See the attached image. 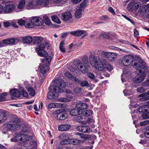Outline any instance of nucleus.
Wrapping results in <instances>:
<instances>
[{
  "mask_svg": "<svg viewBox=\"0 0 149 149\" xmlns=\"http://www.w3.org/2000/svg\"><path fill=\"white\" fill-rule=\"evenodd\" d=\"M53 84L49 87V92L47 94V98L49 99L56 98L58 96L59 92H63V89L60 88H64L66 86L65 83L63 80L55 79L53 81Z\"/></svg>",
  "mask_w": 149,
  "mask_h": 149,
  "instance_id": "1",
  "label": "nucleus"
},
{
  "mask_svg": "<svg viewBox=\"0 0 149 149\" xmlns=\"http://www.w3.org/2000/svg\"><path fill=\"white\" fill-rule=\"evenodd\" d=\"M122 63L125 66H128L132 64V66L136 70L139 69V72L141 69L146 67V63L142 60L139 56H124L122 60Z\"/></svg>",
  "mask_w": 149,
  "mask_h": 149,
  "instance_id": "2",
  "label": "nucleus"
},
{
  "mask_svg": "<svg viewBox=\"0 0 149 149\" xmlns=\"http://www.w3.org/2000/svg\"><path fill=\"white\" fill-rule=\"evenodd\" d=\"M89 60L91 65L100 71L105 70L106 59L105 58L100 59L99 56H89Z\"/></svg>",
  "mask_w": 149,
  "mask_h": 149,
  "instance_id": "3",
  "label": "nucleus"
},
{
  "mask_svg": "<svg viewBox=\"0 0 149 149\" xmlns=\"http://www.w3.org/2000/svg\"><path fill=\"white\" fill-rule=\"evenodd\" d=\"M20 120L16 116L11 118L9 121L4 125L7 130L11 132H15L21 127Z\"/></svg>",
  "mask_w": 149,
  "mask_h": 149,
  "instance_id": "4",
  "label": "nucleus"
},
{
  "mask_svg": "<svg viewBox=\"0 0 149 149\" xmlns=\"http://www.w3.org/2000/svg\"><path fill=\"white\" fill-rule=\"evenodd\" d=\"M52 59L51 56H45L42 61L43 64L40 66V72L44 76L45 74L49 70V65Z\"/></svg>",
  "mask_w": 149,
  "mask_h": 149,
  "instance_id": "5",
  "label": "nucleus"
},
{
  "mask_svg": "<svg viewBox=\"0 0 149 149\" xmlns=\"http://www.w3.org/2000/svg\"><path fill=\"white\" fill-rule=\"evenodd\" d=\"M89 54H88L89 56H116V54L114 53L106 52L102 50L92 51L89 52Z\"/></svg>",
  "mask_w": 149,
  "mask_h": 149,
  "instance_id": "6",
  "label": "nucleus"
},
{
  "mask_svg": "<svg viewBox=\"0 0 149 149\" xmlns=\"http://www.w3.org/2000/svg\"><path fill=\"white\" fill-rule=\"evenodd\" d=\"M147 65L146 64V67L144 68L141 69V71L139 72V69L136 70V72L138 74L135 77L134 82L136 84H139L144 79L145 75L144 73L142 72L143 70L147 69Z\"/></svg>",
  "mask_w": 149,
  "mask_h": 149,
  "instance_id": "7",
  "label": "nucleus"
},
{
  "mask_svg": "<svg viewBox=\"0 0 149 149\" xmlns=\"http://www.w3.org/2000/svg\"><path fill=\"white\" fill-rule=\"evenodd\" d=\"M66 1V0H45V7L50 6L55 4L57 6H62Z\"/></svg>",
  "mask_w": 149,
  "mask_h": 149,
  "instance_id": "8",
  "label": "nucleus"
},
{
  "mask_svg": "<svg viewBox=\"0 0 149 149\" xmlns=\"http://www.w3.org/2000/svg\"><path fill=\"white\" fill-rule=\"evenodd\" d=\"M44 49L42 43L37 45L35 48L36 51L39 56H48L47 52Z\"/></svg>",
  "mask_w": 149,
  "mask_h": 149,
  "instance_id": "9",
  "label": "nucleus"
},
{
  "mask_svg": "<svg viewBox=\"0 0 149 149\" xmlns=\"http://www.w3.org/2000/svg\"><path fill=\"white\" fill-rule=\"evenodd\" d=\"M15 8L16 6L15 4H7L4 8V12L6 13H11L15 11Z\"/></svg>",
  "mask_w": 149,
  "mask_h": 149,
  "instance_id": "10",
  "label": "nucleus"
},
{
  "mask_svg": "<svg viewBox=\"0 0 149 149\" xmlns=\"http://www.w3.org/2000/svg\"><path fill=\"white\" fill-rule=\"evenodd\" d=\"M76 64L79 70L82 73H85L88 72V68L85 66L84 64L81 63V61L79 60L77 61Z\"/></svg>",
  "mask_w": 149,
  "mask_h": 149,
  "instance_id": "11",
  "label": "nucleus"
},
{
  "mask_svg": "<svg viewBox=\"0 0 149 149\" xmlns=\"http://www.w3.org/2000/svg\"><path fill=\"white\" fill-rule=\"evenodd\" d=\"M8 118V115L7 111L0 109V124L5 122Z\"/></svg>",
  "mask_w": 149,
  "mask_h": 149,
  "instance_id": "12",
  "label": "nucleus"
},
{
  "mask_svg": "<svg viewBox=\"0 0 149 149\" xmlns=\"http://www.w3.org/2000/svg\"><path fill=\"white\" fill-rule=\"evenodd\" d=\"M31 22L33 25L37 26H42L43 23L42 19L37 17L33 18L31 20Z\"/></svg>",
  "mask_w": 149,
  "mask_h": 149,
  "instance_id": "13",
  "label": "nucleus"
},
{
  "mask_svg": "<svg viewBox=\"0 0 149 149\" xmlns=\"http://www.w3.org/2000/svg\"><path fill=\"white\" fill-rule=\"evenodd\" d=\"M26 8L28 10H31L37 8L36 5L35 0H29L26 6Z\"/></svg>",
  "mask_w": 149,
  "mask_h": 149,
  "instance_id": "14",
  "label": "nucleus"
},
{
  "mask_svg": "<svg viewBox=\"0 0 149 149\" xmlns=\"http://www.w3.org/2000/svg\"><path fill=\"white\" fill-rule=\"evenodd\" d=\"M61 15V19L65 21L70 20L72 18V15L71 13L69 12H65L63 13Z\"/></svg>",
  "mask_w": 149,
  "mask_h": 149,
  "instance_id": "15",
  "label": "nucleus"
},
{
  "mask_svg": "<svg viewBox=\"0 0 149 149\" xmlns=\"http://www.w3.org/2000/svg\"><path fill=\"white\" fill-rule=\"evenodd\" d=\"M24 134L21 133H17L15 136L11 139L12 142H19L23 140V135Z\"/></svg>",
  "mask_w": 149,
  "mask_h": 149,
  "instance_id": "16",
  "label": "nucleus"
},
{
  "mask_svg": "<svg viewBox=\"0 0 149 149\" xmlns=\"http://www.w3.org/2000/svg\"><path fill=\"white\" fill-rule=\"evenodd\" d=\"M10 93L11 96L13 97L12 98L15 99V98L19 97L20 96L19 92L17 89H11L10 91Z\"/></svg>",
  "mask_w": 149,
  "mask_h": 149,
  "instance_id": "17",
  "label": "nucleus"
},
{
  "mask_svg": "<svg viewBox=\"0 0 149 149\" xmlns=\"http://www.w3.org/2000/svg\"><path fill=\"white\" fill-rule=\"evenodd\" d=\"M77 129L80 132H90V129L87 126L85 125L80 126L77 127Z\"/></svg>",
  "mask_w": 149,
  "mask_h": 149,
  "instance_id": "18",
  "label": "nucleus"
},
{
  "mask_svg": "<svg viewBox=\"0 0 149 149\" xmlns=\"http://www.w3.org/2000/svg\"><path fill=\"white\" fill-rule=\"evenodd\" d=\"M21 39L23 42L25 44H30L33 40L32 38L30 36L21 37Z\"/></svg>",
  "mask_w": 149,
  "mask_h": 149,
  "instance_id": "19",
  "label": "nucleus"
},
{
  "mask_svg": "<svg viewBox=\"0 0 149 149\" xmlns=\"http://www.w3.org/2000/svg\"><path fill=\"white\" fill-rule=\"evenodd\" d=\"M70 127V125L68 124H64L59 125L58 127V129L61 131H65L69 130Z\"/></svg>",
  "mask_w": 149,
  "mask_h": 149,
  "instance_id": "20",
  "label": "nucleus"
},
{
  "mask_svg": "<svg viewBox=\"0 0 149 149\" xmlns=\"http://www.w3.org/2000/svg\"><path fill=\"white\" fill-rule=\"evenodd\" d=\"M88 2V0H84L79 5H78L77 6V8L80 9L81 10L84 11L86 7L87 6Z\"/></svg>",
  "mask_w": 149,
  "mask_h": 149,
  "instance_id": "21",
  "label": "nucleus"
},
{
  "mask_svg": "<svg viewBox=\"0 0 149 149\" xmlns=\"http://www.w3.org/2000/svg\"><path fill=\"white\" fill-rule=\"evenodd\" d=\"M139 11L141 13H147L149 12V3L146 6H142L139 9Z\"/></svg>",
  "mask_w": 149,
  "mask_h": 149,
  "instance_id": "22",
  "label": "nucleus"
},
{
  "mask_svg": "<svg viewBox=\"0 0 149 149\" xmlns=\"http://www.w3.org/2000/svg\"><path fill=\"white\" fill-rule=\"evenodd\" d=\"M44 38L41 36H34L33 38V44H39L43 40Z\"/></svg>",
  "mask_w": 149,
  "mask_h": 149,
  "instance_id": "23",
  "label": "nucleus"
},
{
  "mask_svg": "<svg viewBox=\"0 0 149 149\" xmlns=\"http://www.w3.org/2000/svg\"><path fill=\"white\" fill-rule=\"evenodd\" d=\"M149 111V105H144L139 107L138 109V111L140 113H142Z\"/></svg>",
  "mask_w": 149,
  "mask_h": 149,
  "instance_id": "24",
  "label": "nucleus"
},
{
  "mask_svg": "<svg viewBox=\"0 0 149 149\" xmlns=\"http://www.w3.org/2000/svg\"><path fill=\"white\" fill-rule=\"evenodd\" d=\"M139 97H141V99L143 101L149 100V90L146 92L141 94L139 96Z\"/></svg>",
  "mask_w": 149,
  "mask_h": 149,
  "instance_id": "25",
  "label": "nucleus"
},
{
  "mask_svg": "<svg viewBox=\"0 0 149 149\" xmlns=\"http://www.w3.org/2000/svg\"><path fill=\"white\" fill-rule=\"evenodd\" d=\"M88 107V105L85 103H79L76 105L77 108L80 111L87 109Z\"/></svg>",
  "mask_w": 149,
  "mask_h": 149,
  "instance_id": "26",
  "label": "nucleus"
},
{
  "mask_svg": "<svg viewBox=\"0 0 149 149\" xmlns=\"http://www.w3.org/2000/svg\"><path fill=\"white\" fill-rule=\"evenodd\" d=\"M85 31L83 30H78L76 31H74L70 32V33L72 35L79 36H81L84 33Z\"/></svg>",
  "mask_w": 149,
  "mask_h": 149,
  "instance_id": "27",
  "label": "nucleus"
},
{
  "mask_svg": "<svg viewBox=\"0 0 149 149\" xmlns=\"http://www.w3.org/2000/svg\"><path fill=\"white\" fill-rule=\"evenodd\" d=\"M62 104H61L58 103H51L48 105V108L51 109L52 108H58L61 107Z\"/></svg>",
  "mask_w": 149,
  "mask_h": 149,
  "instance_id": "28",
  "label": "nucleus"
},
{
  "mask_svg": "<svg viewBox=\"0 0 149 149\" xmlns=\"http://www.w3.org/2000/svg\"><path fill=\"white\" fill-rule=\"evenodd\" d=\"M72 98V96L67 95L66 98H60L58 99L59 101L62 102H67L70 101V99Z\"/></svg>",
  "mask_w": 149,
  "mask_h": 149,
  "instance_id": "29",
  "label": "nucleus"
},
{
  "mask_svg": "<svg viewBox=\"0 0 149 149\" xmlns=\"http://www.w3.org/2000/svg\"><path fill=\"white\" fill-rule=\"evenodd\" d=\"M36 5L37 8H39L40 6L45 7V0H35Z\"/></svg>",
  "mask_w": 149,
  "mask_h": 149,
  "instance_id": "30",
  "label": "nucleus"
},
{
  "mask_svg": "<svg viewBox=\"0 0 149 149\" xmlns=\"http://www.w3.org/2000/svg\"><path fill=\"white\" fill-rule=\"evenodd\" d=\"M67 117V115L66 114H64L62 113H58L56 116L57 119L61 120H65Z\"/></svg>",
  "mask_w": 149,
  "mask_h": 149,
  "instance_id": "31",
  "label": "nucleus"
},
{
  "mask_svg": "<svg viewBox=\"0 0 149 149\" xmlns=\"http://www.w3.org/2000/svg\"><path fill=\"white\" fill-rule=\"evenodd\" d=\"M80 110L77 108L73 109L70 111V114L72 116H75L80 114Z\"/></svg>",
  "mask_w": 149,
  "mask_h": 149,
  "instance_id": "32",
  "label": "nucleus"
},
{
  "mask_svg": "<svg viewBox=\"0 0 149 149\" xmlns=\"http://www.w3.org/2000/svg\"><path fill=\"white\" fill-rule=\"evenodd\" d=\"M26 5V0H20L17 5L19 9H22L25 7Z\"/></svg>",
  "mask_w": 149,
  "mask_h": 149,
  "instance_id": "33",
  "label": "nucleus"
},
{
  "mask_svg": "<svg viewBox=\"0 0 149 149\" xmlns=\"http://www.w3.org/2000/svg\"><path fill=\"white\" fill-rule=\"evenodd\" d=\"M83 11L77 8V10L75 13V16L76 18L79 19L81 17L82 12Z\"/></svg>",
  "mask_w": 149,
  "mask_h": 149,
  "instance_id": "34",
  "label": "nucleus"
},
{
  "mask_svg": "<svg viewBox=\"0 0 149 149\" xmlns=\"http://www.w3.org/2000/svg\"><path fill=\"white\" fill-rule=\"evenodd\" d=\"M70 144L74 145H77L79 144L81 142V141L77 139H69Z\"/></svg>",
  "mask_w": 149,
  "mask_h": 149,
  "instance_id": "35",
  "label": "nucleus"
},
{
  "mask_svg": "<svg viewBox=\"0 0 149 149\" xmlns=\"http://www.w3.org/2000/svg\"><path fill=\"white\" fill-rule=\"evenodd\" d=\"M43 19L45 24L48 25H50L51 24L50 19L46 15H45L43 17Z\"/></svg>",
  "mask_w": 149,
  "mask_h": 149,
  "instance_id": "36",
  "label": "nucleus"
},
{
  "mask_svg": "<svg viewBox=\"0 0 149 149\" xmlns=\"http://www.w3.org/2000/svg\"><path fill=\"white\" fill-rule=\"evenodd\" d=\"M26 88L28 90L29 94L31 96H33L35 95V92L34 90L32 87H26Z\"/></svg>",
  "mask_w": 149,
  "mask_h": 149,
  "instance_id": "37",
  "label": "nucleus"
},
{
  "mask_svg": "<svg viewBox=\"0 0 149 149\" xmlns=\"http://www.w3.org/2000/svg\"><path fill=\"white\" fill-rule=\"evenodd\" d=\"M106 67L105 70H107L109 72H110L113 69V66L108 63L106 62Z\"/></svg>",
  "mask_w": 149,
  "mask_h": 149,
  "instance_id": "38",
  "label": "nucleus"
},
{
  "mask_svg": "<svg viewBox=\"0 0 149 149\" xmlns=\"http://www.w3.org/2000/svg\"><path fill=\"white\" fill-rule=\"evenodd\" d=\"M92 112L90 110H86L83 112L84 116L88 117L92 115Z\"/></svg>",
  "mask_w": 149,
  "mask_h": 149,
  "instance_id": "39",
  "label": "nucleus"
},
{
  "mask_svg": "<svg viewBox=\"0 0 149 149\" xmlns=\"http://www.w3.org/2000/svg\"><path fill=\"white\" fill-rule=\"evenodd\" d=\"M65 45L64 41L63 40L60 43L59 49L62 52H65V49L64 47L63 46Z\"/></svg>",
  "mask_w": 149,
  "mask_h": 149,
  "instance_id": "40",
  "label": "nucleus"
},
{
  "mask_svg": "<svg viewBox=\"0 0 149 149\" xmlns=\"http://www.w3.org/2000/svg\"><path fill=\"white\" fill-rule=\"evenodd\" d=\"M20 91V95L21 94L22 95L25 97H26L28 96V94L27 92L25 91L24 89L22 88H21L19 89Z\"/></svg>",
  "mask_w": 149,
  "mask_h": 149,
  "instance_id": "41",
  "label": "nucleus"
},
{
  "mask_svg": "<svg viewBox=\"0 0 149 149\" xmlns=\"http://www.w3.org/2000/svg\"><path fill=\"white\" fill-rule=\"evenodd\" d=\"M6 93L4 92L0 94V102L4 101L6 99V97L7 95Z\"/></svg>",
  "mask_w": 149,
  "mask_h": 149,
  "instance_id": "42",
  "label": "nucleus"
},
{
  "mask_svg": "<svg viewBox=\"0 0 149 149\" xmlns=\"http://www.w3.org/2000/svg\"><path fill=\"white\" fill-rule=\"evenodd\" d=\"M52 20L57 23H59L60 21L58 17L56 15H54L52 16Z\"/></svg>",
  "mask_w": 149,
  "mask_h": 149,
  "instance_id": "43",
  "label": "nucleus"
},
{
  "mask_svg": "<svg viewBox=\"0 0 149 149\" xmlns=\"http://www.w3.org/2000/svg\"><path fill=\"white\" fill-rule=\"evenodd\" d=\"M84 118V116L82 115L78 116L76 117L75 118V120L79 122H82V120Z\"/></svg>",
  "mask_w": 149,
  "mask_h": 149,
  "instance_id": "44",
  "label": "nucleus"
},
{
  "mask_svg": "<svg viewBox=\"0 0 149 149\" xmlns=\"http://www.w3.org/2000/svg\"><path fill=\"white\" fill-rule=\"evenodd\" d=\"M79 84L82 87L87 86H88V82L86 81H80Z\"/></svg>",
  "mask_w": 149,
  "mask_h": 149,
  "instance_id": "45",
  "label": "nucleus"
},
{
  "mask_svg": "<svg viewBox=\"0 0 149 149\" xmlns=\"http://www.w3.org/2000/svg\"><path fill=\"white\" fill-rule=\"evenodd\" d=\"M145 87H142L139 88H138L137 89V91L140 93H142L146 91L147 90V88H144Z\"/></svg>",
  "mask_w": 149,
  "mask_h": 149,
  "instance_id": "46",
  "label": "nucleus"
},
{
  "mask_svg": "<svg viewBox=\"0 0 149 149\" xmlns=\"http://www.w3.org/2000/svg\"><path fill=\"white\" fill-rule=\"evenodd\" d=\"M42 44L43 46V47L44 49L47 48L48 49L50 46V43L49 42L47 41H46L44 42H43L42 43Z\"/></svg>",
  "mask_w": 149,
  "mask_h": 149,
  "instance_id": "47",
  "label": "nucleus"
},
{
  "mask_svg": "<svg viewBox=\"0 0 149 149\" xmlns=\"http://www.w3.org/2000/svg\"><path fill=\"white\" fill-rule=\"evenodd\" d=\"M23 140L25 141H28L31 139V136L29 135H26V134H24L23 135Z\"/></svg>",
  "mask_w": 149,
  "mask_h": 149,
  "instance_id": "48",
  "label": "nucleus"
},
{
  "mask_svg": "<svg viewBox=\"0 0 149 149\" xmlns=\"http://www.w3.org/2000/svg\"><path fill=\"white\" fill-rule=\"evenodd\" d=\"M122 16L123 17L125 18V19H127V20L130 22L131 23H132L133 24H134V22L131 18H130L129 17H128L124 15H122Z\"/></svg>",
  "mask_w": 149,
  "mask_h": 149,
  "instance_id": "49",
  "label": "nucleus"
},
{
  "mask_svg": "<svg viewBox=\"0 0 149 149\" xmlns=\"http://www.w3.org/2000/svg\"><path fill=\"white\" fill-rule=\"evenodd\" d=\"M141 4L140 2H137L133 4V6L134 7L135 10L137 9L141 6Z\"/></svg>",
  "mask_w": 149,
  "mask_h": 149,
  "instance_id": "50",
  "label": "nucleus"
},
{
  "mask_svg": "<svg viewBox=\"0 0 149 149\" xmlns=\"http://www.w3.org/2000/svg\"><path fill=\"white\" fill-rule=\"evenodd\" d=\"M81 138L85 139H89L90 138V136L88 134L83 133V134H81Z\"/></svg>",
  "mask_w": 149,
  "mask_h": 149,
  "instance_id": "51",
  "label": "nucleus"
},
{
  "mask_svg": "<svg viewBox=\"0 0 149 149\" xmlns=\"http://www.w3.org/2000/svg\"><path fill=\"white\" fill-rule=\"evenodd\" d=\"M148 124H149V120L141 122L140 123V125L141 126H144Z\"/></svg>",
  "mask_w": 149,
  "mask_h": 149,
  "instance_id": "52",
  "label": "nucleus"
},
{
  "mask_svg": "<svg viewBox=\"0 0 149 149\" xmlns=\"http://www.w3.org/2000/svg\"><path fill=\"white\" fill-rule=\"evenodd\" d=\"M128 9L130 11H132L133 10H135L134 7L133 6V4L130 3L128 7Z\"/></svg>",
  "mask_w": 149,
  "mask_h": 149,
  "instance_id": "53",
  "label": "nucleus"
},
{
  "mask_svg": "<svg viewBox=\"0 0 149 149\" xmlns=\"http://www.w3.org/2000/svg\"><path fill=\"white\" fill-rule=\"evenodd\" d=\"M142 117L144 119L149 118V112H147L146 113H143L142 114Z\"/></svg>",
  "mask_w": 149,
  "mask_h": 149,
  "instance_id": "54",
  "label": "nucleus"
},
{
  "mask_svg": "<svg viewBox=\"0 0 149 149\" xmlns=\"http://www.w3.org/2000/svg\"><path fill=\"white\" fill-rule=\"evenodd\" d=\"M69 139L68 140H63L61 141L60 143L61 145H65L68 143L70 144V142L69 141Z\"/></svg>",
  "mask_w": 149,
  "mask_h": 149,
  "instance_id": "55",
  "label": "nucleus"
},
{
  "mask_svg": "<svg viewBox=\"0 0 149 149\" xmlns=\"http://www.w3.org/2000/svg\"><path fill=\"white\" fill-rule=\"evenodd\" d=\"M65 75L68 79H70L72 75L68 72H66L65 73Z\"/></svg>",
  "mask_w": 149,
  "mask_h": 149,
  "instance_id": "56",
  "label": "nucleus"
},
{
  "mask_svg": "<svg viewBox=\"0 0 149 149\" xmlns=\"http://www.w3.org/2000/svg\"><path fill=\"white\" fill-rule=\"evenodd\" d=\"M88 75L89 78L91 79H94L95 78V76L94 74L91 72H88Z\"/></svg>",
  "mask_w": 149,
  "mask_h": 149,
  "instance_id": "57",
  "label": "nucleus"
},
{
  "mask_svg": "<svg viewBox=\"0 0 149 149\" xmlns=\"http://www.w3.org/2000/svg\"><path fill=\"white\" fill-rule=\"evenodd\" d=\"M95 120L92 118H88L86 120V122L88 123H94Z\"/></svg>",
  "mask_w": 149,
  "mask_h": 149,
  "instance_id": "58",
  "label": "nucleus"
},
{
  "mask_svg": "<svg viewBox=\"0 0 149 149\" xmlns=\"http://www.w3.org/2000/svg\"><path fill=\"white\" fill-rule=\"evenodd\" d=\"M104 58H105V59L106 60L108 59L110 61H112L115 60L116 57L115 56H104Z\"/></svg>",
  "mask_w": 149,
  "mask_h": 149,
  "instance_id": "59",
  "label": "nucleus"
},
{
  "mask_svg": "<svg viewBox=\"0 0 149 149\" xmlns=\"http://www.w3.org/2000/svg\"><path fill=\"white\" fill-rule=\"evenodd\" d=\"M26 21L22 19H20L18 21V23L20 25H23L25 24Z\"/></svg>",
  "mask_w": 149,
  "mask_h": 149,
  "instance_id": "60",
  "label": "nucleus"
},
{
  "mask_svg": "<svg viewBox=\"0 0 149 149\" xmlns=\"http://www.w3.org/2000/svg\"><path fill=\"white\" fill-rule=\"evenodd\" d=\"M58 138L60 140H64L65 139L66 136L64 133L60 134L58 136Z\"/></svg>",
  "mask_w": 149,
  "mask_h": 149,
  "instance_id": "61",
  "label": "nucleus"
},
{
  "mask_svg": "<svg viewBox=\"0 0 149 149\" xmlns=\"http://www.w3.org/2000/svg\"><path fill=\"white\" fill-rule=\"evenodd\" d=\"M9 2L8 0H0V3L3 5L7 4Z\"/></svg>",
  "mask_w": 149,
  "mask_h": 149,
  "instance_id": "62",
  "label": "nucleus"
},
{
  "mask_svg": "<svg viewBox=\"0 0 149 149\" xmlns=\"http://www.w3.org/2000/svg\"><path fill=\"white\" fill-rule=\"evenodd\" d=\"M142 85L144 87H149V79L145 82L143 83Z\"/></svg>",
  "mask_w": 149,
  "mask_h": 149,
  "instance_id": "63",
  "label": "nucleus"
},
{
  "mask_svg": "<svg viewBox=\"0 0 149 149\" xmlns=\"http://www.w3.org/2000/svg\"><path fill=\"white\" fill-rule=\"evenodd\" d=\"M33 24H31L29 23H27V22H26L24 24L25 27L28 28L32 27L33 26Z\"/></svg>",
  "mask_w": 149,
  "mask_h": 149,
  "instance_id": "64",
  "label": "nucleus"
}]
</instances>
